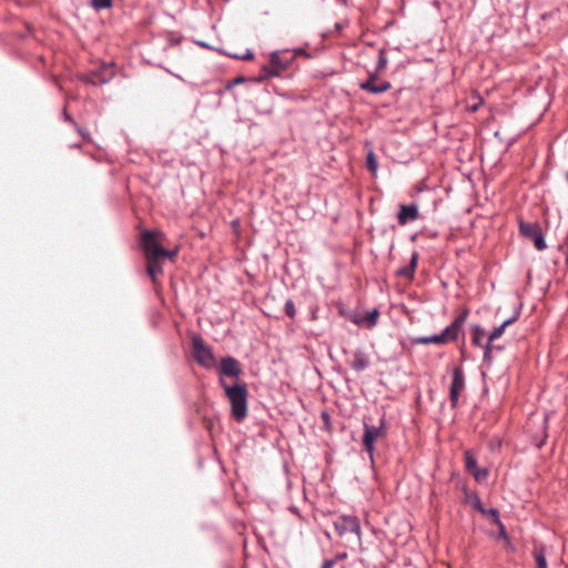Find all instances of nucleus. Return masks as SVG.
Here are the masks:
<instances>
[{
    "mask_svg": "<svg viewBox=\"0 0 568 568\" xmlns=\"http://www.w3.org/2000/svg\"><path fill=\"white\" fill-rule=\"evenodd\" d=\"M164 234L161 232L143 231L141 234V246L146 258V270L149 276L155 282L162 274V262L164 258L174 260L178 250H165L162 246Z\"/></svg>",
    "mask_w": 568,
    "mask_h": 568,
    "instance_id": "obj_1",
    "label": "nucleus"
},
{
    "mask_svg": "<svg viewBox=\"0 0 568 568\" xmlns=\"http://www.w3.org/2000/svg\"><path fill=\"white\" fill-rule=\"evenodd\" d=\"M220 384L231 404V414L235 420L242 422L247 415V387L245 383L229 385L221 378Z\"/></svg>",
    "mask_w": 568,
    "mask_h": 568,
    "instance_id": "obj_2",
    "label": "nucleus"
},
{
    "mask_svg": "<svg viewBox=\"0 0 568 568\" xmlns=\"http://www.w3.org/2000/svg\"><path fill=\"white\" fill-rule=\"evenodd\" d=\"M466 318H467V311H464L440 334L428 336V337H418L415 339V342L418 344H423V345H427V344L442 345V344H446L448 342H453L457 338Z\"/></svg>",
    "mask_w": 568,
    "mask_h": 568,
    "instance_id": "obj_3",
    "label": "nucleus"
},
{
    "mask_svg": "<svg viewBox=\"0 0 568 568\" xmlns=\"http://www.w3.org/2000/svg\"><path fill=\"white\" fill-rule=\"evenodd\" d=\"M386 436L385 420L381 419L378 426L364 424L363 446L372 463L374 462L375 443Z\"/></svg>",
    "mask_w": 568,
    "mask_h": 568,
    "instance_id": "obj_4",
    "label": "nucleus"
},
{
    "mask_svg": "<svg viewBox=\"0 0 568 568\" xmlns=\"http://www.w3.org/2000/svg\"><path fill=\"white\" fill-rule=\"evenodd\" d=\"M294 60V54L290 52H274L271 55L270 62L263 65L262 71L265 77H277L285 71Z\"/></svg>",
    "mask_w": 568,
    "mask_h": 568,
    "instance_id": "obj_5",
    "label": "nucleus"
},
{
    "mask_svg": "<svg viewBox=\"0 0 568 568\" xmlns=\"http://www.w3.org/2000/svg\"><path fill=\"white\" fill-rule=\"evenodd\" d=\"M192 353L194 359L204 367H213L215 365V357L212 349L204 343L200 335L192 337Z\"/></svg>",
    "mask_w": 568,
    "mask_h": 568,
    "instance_id": "obj_6",
    "label": "nucleus"
},
{
    "mask_svg": "<svg viewBox=\"0 0 568 568\" xmlns=\"http://www.w3.org/2000/svg\"><path fill=\"white\" fill-rule=\"evenodd\" d=\"M520 234L534 242L535 247L538 251H542L547 247L541 227L538 223L520 222L519 224Z\"/></svg>",
    "mask_w": 568,
    "mask_h": 568,
    "instance_id": "obj_7",
    "label": "nucleus"
},
{
    "mask_svg": "<svg viewBox=\"0 0 568 568\" xmlns=\"http://www.w3.org/2000/svg\"><path fill=\"white\" fill-rule=\"evenodd\" d=\"M334 527L338 535H344L346 532H354L357 536L358 541H361L362 532L359 521L356 517L353 516H341L335 523Z\"/></svg>",
    "mask_w": 568,
    "mask_h": 568,
    "instance_id": "obj_8",
    "label": "nucleus"
},
{
    "mask_svg": "<svg viewBox=\"0 0 568 568\" xmlns=\"http://www.w3.org/2000/svg\"><path fill=\"white\" fill-rule=\"evenodd\" d=\"M465 389V377L462 367L453 369V381L449 389V399L453 407L458 404L459 395Z\"/></svg>",
    "mask_w": 568,
    "mask_h": 568,
    "instance_id": "obj_9",
    "label": "nucleus"
},
{
    "mask_svg": "<svg viewBox=\"0 0 568 568\" xmlns=\"http://www.w3.org/2000/svg\"><path fill=\"white\" fill-rule=\"evenodd\" d=\"M359 88L373 94H379L390 89L388 81H379L376 74H371L368 79L359 83Z\"/></svg>",
    "mask_w": 568,
    "mask_h": 568,
    "instance_id": "obj_10",
    "label": "nucleus"
},
{
    "mask_svg": "<svg viewBox=\"0 0 568 568\" xmlns=\"http://www.w3.org/2000/svg\"><path fill=\"white\" fill-rule=\"evenodd\" d=\"M418 217H419V211H418L417 204H409V205L400 204L399 205V211L397 214V221H398L399 225L404 226L409 222H414V221L418 220Z\"/></svg>",
    "mask_w": 568,
    "mask_h": 568,
    "instance_id": "obj_11",
    "label": "nucleus"
},
{
    "mask_svg": "<svg viewBox=\"0 0 568 568\" xmlns=\"http://www.w3.org/2000/svg\"><path fill=\"white\" fill-rule=\"evenodd\" d=\"M465 467L468 473H470L477 481H481L486 479L488 471L486 469H479L477 466V460L471 452L467 450L465 453Z\"/></svg>",
    "mask_w": 568,
    "mask_h": 568,
    "instance_id": "obj_12",
    "label": "nucleus"
},
{
    "mask_svg": "<svg viewBox=\"0 0 568 568\" xmlns=\"http://www.w3.org/2000/svg\"><path fill=\"white\" fill-rule=\"evenodd\" d=\"M220 369L223 375L231 377H237L242 373L240 363L231 356L222 359Z\"/></svg>",
    "mask_w": 568,
    "mask_h": 568,
    "instance_id": "obj_13",
    "label": "nucleus"
},
{
    "mask_svg": "<svg viewBox=\"0 0 568 568\" xmlns=\"http://www.w3.org/2000/svg\"><path fill=\"white\" fill-rule=\"evenodd\" d=\"M517 320V317H511V318H508L500 326L496 327L489 335L488 337V344L486 345L485 347V356H488L489 353L491 352V343L499 338L507 326H509L510 324H513L515 321Z\"/></svg>",
    "mask_w": 568,
    "mask_h": 568,
    "instance_id": "obj_14",
    "label": "nucleus"
},
{
    "mask_svg": "<svg viewBox=\"0 0 568 568\" xmlns=\"http://www.w3.org/2000/svg\"><path fill=\"white\" fill-rule=\"evenodd\" d=\"M349 365L353 369L357 371V372H361V371H364L365 368L368 367L369 365V359L368 357L366 356V354L362 351H356L354 354H353V358L352 361L349 362Z\"/></svg>",
    "mask_w": 568,
    "mask_h": 568,
    "instance_id": "obj_15",
    "label": "nucleus"
},
{
    "mask_svg": "<svg viewBox=\"0 0 568 568\" xmlns=\"http://www.w3.org/2000/svg\"><path fill=\"white\" fill-rule=\"evenodd\" d=\"M417 260H418V254L414 253L412 255L410 263L407 266L399 268L397 271V274L399 276H404V277H407L408 280H412L414 277V274H415V270H416V265H417Z\"/></svg>",
    "mask_w": 568,
    "mask_h": 568,
    "instance_id": "obj_16",
    "label": "nucleus"
},
{
    "mask_svg": "<svg viewBox=\"0 0 568 568\" xmlns=\"http://www.w3.org/2000/svg\"><path fill=\"white\" fill-rule=\"evenodd\" d=\"M379 316V312L377 310H373L372 312H368L364 317L358 318L354 317L353 322L356 324H363L366 323L367 327L375 326L377 318Z\"/></svg>",
    "mask_w": 568,
    "mask_h": 568,
    "instance_id": "obj_17",
    "label": "nucleus"
},
{
    "mask_svg": "<svg viewBox=\"0 0 568 568\" xmlns=\"http://www.w3.org/2000/svg\"><path fill=\"white\" fill-rule=\"evenodd\" d=\"M532 555L537 568H548L544 547H535Z\"/></svg>",
    "mask_w": 568,
    "mask_h": 568,
    "instance_id": "obj_18",
    "label": "nucleus"
},
{
    "mask_svg": "<svg viewBox=\"0 0 568 568\" xmlns=\"http://www.w3.org/2000/svg\"><path fill=\"white\" fill-rule=\"evenodd\" d=\"M485 336V331L479 327V326H476L473 328V336H471V342L473 344L477 345V346H481V341Z\"/></svg>",
    "mask_w": 568,
    "mask_h": 568,
    "instance_id": "obj_19",
    "label": "nucleus"
},
{
    "mask_svg": "<svg viewBox=\"0 0 568 568\" xmlns=\"http://www.w3.org/2000/svg\"><path fill=\"white\" fill-rule=\"evenodd\" d=\"M366 165H367V169L373 173L375 174L376 171H377V160H376V156L375 154L371 151L368 152L367 156H366Z\"/></svg>",
    "mask_w": 568,
    "mask_h": 568,
    "instance_id": "obj_20",
    "label": "nucleus"
},
{
    "mask_svg": "<svg viewBox=\"0 0 568 568\" xmlns=\"http://www.w3.org/2000/svg\"><path fill=\"white\" fill-rule=\"evenodd\" d=\"M113 0H92L91 6L95 10L109 9L112 7Z\"/></svg>",
    "mask_w": 568,
    "mask_h": 568,
    "instance_id": "obj_21",
    "label": "nucleus"
},
{
    "mask_svg": "<svg viewBox=\"0 0 568 568\" xmlns=\"http://www.w3.org/2000/svg\"><path fill=\"white\" fill-rule=\"evenodd\" d=\"M284 308H285V313L287 314V316H290L291 318H293L295 316L296 310H295L294 302L292 300L286 301Z\"/></svg>",
    "mask_w": 568,
    "mask_h": 568,
    "instance_id": "obj_22",
    "label": "nucleus"
},
{
    "mask_svg": "<svg viewBox=\"0 0 568 568\" xmlns=\"http://www.w3.org/2000/svg\"><path fill=\"white\" fill-rule=\"evenodd\" d=\"M386 64H387L386 54L384 51H379L376 71L377 72L382 71L386 67Z\"/></svg>",
    "mask_w": 568,
    "mask_h": 568,
    "instance_id": "obj_23",
    "label": "nucleus"
},
{
    "mask_svg": "<svg viewBox=\"0 0 568 568\" xmlns=\"http://www.w3.org/2000/svg\"><path fill=\"white\" fill-rule=\"evenodd\" d=\"M88 82H90L93 85H98V84H101V83H105L106 80L101 79L98 74L93 73L90 77H88Z\"/></svg>",
    "mask_w": 568,
    "mask_h": 568,
    "instance_id": "obj_24",
    "label": "nucleus"
},
{
    "mask_svg": "<svg viewBox=\"0 0 568 568\" xmlns=\"http://www.w3.org/2000/svg\"><path fill=\"white\" fill-rule=\"evenodd\" d=\"M335 564H336V560H333V559L332 560H326L323 564L322 568H333Z\"/></svg>",
    "mask_w": 568,
    "mask_h": 568,
    "instance_id": "obj_25",
    "label": "nucleus"
},
{
    "mask_svg": "<svg viewBox=\"0 0 568 568\" xmlns=\"http://www.w3.org/2000/svg\"><path fill=\"white\" fill-rule=\"evenodd\" d=\"M480 103H481V99H479V102H478V103H475V104H473V105H468L467 108H468V110H469L470 112H473V113H474V112H476V111L478 110V108H479V104H480Z\"/></svg>",
    "mask_w": 568,
    "mask_h": 568,
    "instance_id": "obj_26",
    "label": "nucleus"
},
{
    "mask_svg": "<svg viewBox=\"0 0 568 568\" xmlns=\"http://www.w3.org/2000/svg\"><path fill=\"white\" fill-rule=\"evenodd\" d=\"M346 557H347V554L346 552H342V554H338L334 560H336V562H337L338 560H343Z\"/></svg>",
    "mask_w": 568,
    "mask_h": 568,
    "instance_id": "obj_27",
    "label": "nucleus"
},
{
    "mask_svg": "<svg viewBox=\"0 0 568 568\" xmlns=\"http://www.w3.org/2000/svg\"><path fill=\"white\" fill-rule=\"evenodd\" d=\"M252 58H253V54H252V53H247V54H245V55H244V59H245V60H250V59H252Z\"/></svg>",
    "mask_w": 568,
    "mask_h": 568,
    "instance_id": "obj_28",
    "label": "nucleus"
},
{
    "mask_svg": "<svg viewBox=\"0 0 568 568\" xmlns=\"http://www.w3.org/2000/svg\"><path fill=\"white\" fill-rule=\"evenodd\" d=\"M79 132L82 134V136H83L84 139H87L85 133H83L81 130H79Z\"/></svg>",
    "mask_w": 568,
    "mask_h": 568,
    "instance_id": "obj_29",
    "label": "nucleus"
}]
</instances>
